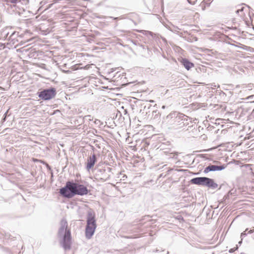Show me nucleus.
<instances>
[{
    "label": "nucleus",
    "instance_id": "obj_1",
    "mask_svg": "<svg viewBox=\"0 0 254 254\" xmlns=\"http://www.w3.org/2000/svg\"><path fill=\"white\" fill-rule=\"evenodd\" d=\"M60 193L63 196L69 198L75 194L86 195L88 193V190L87 187L83 185L68 181L66 182L64 187L60 189Z\"/></svg>",
    "mask_w": 254,
    "mask_h": 254
},
{
    "label": "nucleus",
    "instance_id": "obj_2",
    "mask_svg": "<svg viewBox=\"0 0 254 254\" xmlns=\"http://www.w3.org/2000/svg\"><path fill=\"white\" fill-rule=\"evenodd\" d=\"M61 225V227L58 232V235L61 238L60 243L64 250H69L71 249L72 245L70 230L68 228L67 221L62 220Z\"/></svg>",
    "mask_w": 254,
    "mask_h": 254
},
{
    "label": "nucleus",
    "instance_id": "obj_3",
    "mask_svg": "<svg viewBox=\"0 0 254 254\" xmlns=\"http://www.w3.org/2000/svg\"><path fill=\"white\" fill-rule=\"evenodd\" d=\"M96 228L94 214L89 213L87 219V225L85 229V235L88 239L93 236Z\"/></svg>",
    "mask_w": 254,
    "mask_h": 254
},
{
    "label": "nucleus",
    "instance_id": "obj_4",
    "mask_svg": "<svg viewBox=\"0 0 254 254\" xmlns=\"http://www.w3.org/2000/svg\"><path fill=\"white\" fill-rule=\"evenodd\" d=\"M191 182L193 184L205 186L212 189H216L218 187V185L214 182L213 179L206 177L193 178L191 179Z\"/></svg>",
    "mask_w": 254,
    "mask_h": 254
},
{
    "label": "nucleus",
    "instance_id": "obj_5",
    "mask_svg": "<svg viewBox=\"0 0 254 254\" xmlns=\"http://www.w3.org/2000/svg\"><path fill=\"white\" fill-rule=\"evenodd\" d=\"M56 95V90L51 88L44 90L38 93L39 98L44 100H49L55 97Z\"/></svg>",
    "mask_w": 254,
    "mask_h": 254
},
{
    "label": "nucleus",
    "instance_id": "obj_6",
    "mask_svg": "<svg viewBox=\"0 0 254 254\" xmlns=\"http://www.w3.org/2000/svg\"><path fill=\"white\" fill-rule=\"evenodd\" d=\"M225 168V165L222 166H216L210 165L206 167L204 170V173H208L210 171H220L224 169Z\"/></svg>",
    "mask_w": 254,
    "mask_h": 254
},
{
    "label": "nucleus",
    "instance_id": "obj_7",
    "mask_svg": "<svg viewBox=\"0 0 254 254\" xmlns=\"http://www.w3.org/2000/svg\"><path fill=\"white\" fill-rule=\"evenodd\" d=\"M181 62L184 65L185 68L188 70L190 69L194 65L192 63H190L187 59H183L181 60Z\"/></svg>",
    "mask_w": 254,
    "mask_h": 254
},
{
    "label": "nucleus",
    "instance_id": "obj_8",
    "mask_svg": "<svg viewBox=\"0 0 254 254\" xmlns=\"http://www.w3.org/2000/svg\"><path fill=\"white\" fill-rule=\"evenodd\" d=\"M96 161V157L95 155H93L92 156L89 157L88 160V162L87 164V168L88 169H90L95 164Z\"/></svg>",
    "mask_w": 254,
    "mask_h": 254
},
{
    "label": "nucleus",
    "instance_id": "obj_9",
    "mask_svg": "<svg viewBox=\"0 0 254 254\" xmlns=\"http://www.w3.org/2000/svg\"><path fill=\"white\" fill-rule=\"evenodd\" d=\"M238 249V247L237 246H236V247L233 248H232V249H230L229 250V252L230 253H234L235 251H236L237 249Z\"/></svg>",
    "mask_w": 254,
    "mask_h": 254
},
{
    "label": "nucleus",
    "instance_id": "obj_10",
    "mask_svg": "<svg viewBox=\"0 0 254 254\" xmlns=\"http://www.w3.org/2000/svg\"><path fill=\"white\" fill-rule=\"evenodd\" d=\"M210 0H204L203 1H202L201 4L202 5H205V4H209L210 2Z\"/></svg>",
    "mask_w": 254,
    "mask_h": 254
},
{
    "label": "nucleus",
    "instance_id": "obj_11",
    "mask_svg": "<svg viewBox=\"0 0 254 254\" xmlns=\"http://www.w3.org/2000/svg\"><path fill=\"white\" fill-rule=\"evenodd\" d=\"M248 231V229H246L245 231L241 233V237H243L247 235V232Z\"/></svg>",
    "mask_w": 254,
    "mask_h": 254
},
{
    "label": "nucleus",
    "instance_id": "obj_12",
    "mask_svg": "<svg viewBox=\"0 0 254 254\" xmlns=\"http://www.w3.org/2000/svg\"><path fill=\"white\" fill-rule=\"evenodd\" d=\"M188 2L191 4H194L197 1V0H188Z\"/></svg>",
    "mask_w": 254,
    "mask_h": 254
},
{
    "label": "nucleus",
    "instance_id": "obj_13",
    "mask_svg": "<svg viewBox=\"0 0 254 254\" xmlns=\"http://www.w3.org/2000/svg\"><path fill=\"white\" fill-rule=\"evenodd\" d=\"M254 233V228L248 231V234H252Z\"/></svg>",
    "mask_w": 254,
    "mask_h": 254
},
{
    "label": "nucleus",
    "instance_id": "obj_14",
    "mask_svg": "<svg viewBox=\"0 0 254 254\" xmlns=\"http://www.w3.org/2000/svg\"><path fill=\"white\" fill-rule=\"evenodd\" d=\"M79 64H75L74 65V69H77L79 68L78 67Z\"/></svg>",
    "mask_w": 254,
    "mask_h": 254
},
{
    "label": "nucleus",
    "instance_id": "obj_15",
    "mask_svg": "<svg viewBox=\"0 0 254 254\" xmlns=\"http://www.w3.org/2000/svg\"><path fill=\"white\" fill-rule=\"evenodd\" d=\"M155 254H165L164 252H157Z\"/></svg>",
    "mask_w": 254,
    "mask_h": 254
},
{
    "label": "nucleus",
    "instance_id": "obj_16",
    "mask_svg": "<svg viewBox=\"0 0 254 254\" xmlns=\"http://www.w3.org/2000/svg\"><path fill=\"white\" fill-rule=\"evenodd\" d=\"M243 11V8H242V9H240V10H238L237 11V13H239V11L242 12Z\"/></svg>",
    "mask_w": 254,
    "mask_h": 254
},
{
    "label": "nucleus",
    "instance_id": "obj_17",
    "mask_svg": "<svg viewBox=\"0 0 254 254\" xmlns=\"http://www.w3.org/2000/svg\"><path fill=\"white\" fill-rule=\"evenodd\" d=\"M10 1L11 2H16V0H10Z\"/></svg>",
    "mask_w": 254,
    "mask_h": 254
}]
</instances>
